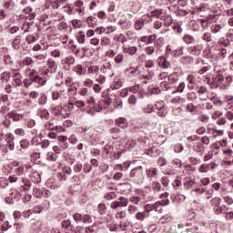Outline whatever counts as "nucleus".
I'll list each match as a JSON object with an SVG mask.
<instances>
[{"label":"nucleus","mask_w":233,"mask_h":233,"mask_svg":"<svg viewBox=\"0 0 233 233\" xmlns=\"http://www.w3.org/2000/svg\"><path fill=\"white\" fill-rule=\"evenodd\" d=\"M7 117L9 119H13L14 121L17 122V121H21V119H23V115L18 114L15 111H10L7 114Z\"/></svg>","instance_id":"14"},{"label":"nucleus","mask_w":233,"mask_h":233,"mask_svg":"<svg viewBox=\"0 0 233 233\" xmlns=\"http://www.w3.org/2000/svg\"><path fill=\"white\" fill-rule=\"evenodd\" d=\"M182 40L186 45H194L196 43V38L188 34L184 35Z\"/></svg>","instance_id":"18"},{"label":"nucleus","mask_w":233,"mask_h":233,"mask_svg":"<svg viewBox=\"0 0 233 233\" xmlns=\"http://www.w3.org/2000/svg\"><path fill=\"white\" fill-rule=\"evenodd\" d=\"M151 188L154 192H161V184L159 182H152Z\"/></svg>","instance_id":"45"},{"label":"nucleus","mask_w":233,"mask_h":233,"mask_svg":"<svg viewBox=\"0 0 233 233\" xmlns=\"http://www.w3.org/2000/svg\"><path fill=\"white\" fill-rule=\"evenodd\" d=\"M109 134H111L113 139H121L122 141H126L127 139V132L121 131V129L117 127L111 128Z\"/></svg>","instance_id":"1"},{"label":"nucleus","mask_w":233,"mask_h":233,"mask_svg":"<svg viewBox=\"0 0 233 233\" xmlns=\"http://www.w3.org/2000/svg\"><path fill=\"white\" fill-rule=\"evenodd\" d=\"M101 108L97 107H89V109L86 110V114L88 116H96V112H100Z\"/></svg>","instance_id":"51"},{"label":"nucleus","mask_w":233,"mask_h":233,"mask_svg":"<svg viewBox=\"0 0 233 233\" xmlns=\"http://www.w3.org/2000/svg\"><path fill=\"white\" fill-rule=\"evenodd\" d=\"M139 208H137V206L134 204H130L127 208V211L129 214H136V212H137Z\"/></svg>","instance_id":"50"},{"label":"nucleus","mask_w":233,"mask_h":233,"mask_svg":"<svg viewBox=\"0 0 233 233\" xmlns=\"http://www.w3.org/2000/svg\"><path fill=\"white\" fill-rule=\"evenodd\" d=\"M64 12H66L68 15H72L74 14V7L71 4L64 6Z\"/></svg>","instance_id":"55"},{"label":"nucleus","mask_w":233,"mask_h":233,"mask_svg":"<svg viewBox=\"0 0 233 233\" xmlns=\"http://www.w3.org/2000/svg\"><path fill=\"white\" fill-rule=\"evenodd\" d=\"M23 64L25 66H32V65H34V59L30 56H27L23 60Z\"/></svg>","instance_id":"54"},{"label":"nucleus","mask_w":233,"mask_h":233,"mask_svg":"<svg viewBox=\"0 0 233 233\" xmlns=\"http://www.w3.org/2000/svg\"><path fill=\"white\" fill-rule=\"evenodd\" d=\"M198 97L201 101H207L208 99V90L205 86L198 88Z\"/></svg>","instance_id":"9"},{"label":"nucleus","mask_w":233,"mask_h":233,"mask_svg":"<svg viewBox=\"0 0 233 233\" xmlns=\"http://www.w3.org/2000/svg\"><path fill=\"white\" fill-rule=\"evenodd\" d=\"M180 61L183 63V65H192V63H194V58L189 56H182Z\"/></svg>","instance_id":"33"},{"label":"nucleus","mask_w":233,"mask_h":233,"mask_svg":"<svg viewBox=\"0 0 233 233\" xmlns=\"http://www.w3.org/2000/svg\"><path fill=\"white\" fill-rule=\"evenodd\" d=\"M46 8L51 6V8H53L54 10H57V8H59V0H54V1L46 0Z\"/></svg>","instance_id":"23"},{"label":"nucleus","mask_w":233,"mask_h":233,"mask_svg":"<svg viewBox=\"0 0 233 233\" xmlns=\"http://www.w3.org/2000/svg\"><path fill=\"white\" fill-rule=\"evenodd\" d=\"M201 50H203V46L201 45L192 46L188 48V52L192 56H200Z\"/></svg>","instance_id":"10"},{"label":"nucleus","mask_w":233,"mask_h":233,"mask_svg":"<svg viewBox=\"0 0 233 233\" xmlns=\"http://www.w3.org/2000/svg\"><path fill=\"white\" fill-rule=\"evenodd\" d=\"M210 204L212 205V207H219L221 205V198L216 197L214 198L211 199Z\"/></svg>","instance_id":"52"},{"label":"nucleus","mask_w":233,"mask_h":233,"mask_svg":"<svg viewBox=\"0 0 233 233\" xmlns=\"http://www.w3.org/2000/svg\"><path fill=\"white\" fill-rule=\"evenodd\" d=\"M48 46H41V45L36 44L32 47L33 52H39V50H47Z\"/></svg>","instance_id":"47"},{"label":"nucleus","mask_w":233,"mask_h":233,"mask_svg":"<svg viewBox=\"0 0 233 233\" xmlns=\"http://www.w3.org/2000/svg\"><path fill=\"white\" fill-rule=\"evenodd\" d=\"M77 12L78 15H85V5H83V1L78 0L73 5V12Z\"/></svg>","instance_id":"6"},{"label":"nucleus","mask_w":233,"mask_h":233,"mask_svg":"<svg viewBox=\"0 0 233 233\" xmlns=\"http://www.w3.org/2000/svg\"><path fill=\"white\" fill-rule=\"evenodd\" d=\"M144 114H152L154 112V106L147 105L146 107L143 108Z\"/></svg>","instance_id":"60"},{"label":"nucleus","mask_w":233,"mask_h":233,"mask_svg":"<svg viewBox=\"0 0 233 233\" xmlns=\"http://www.w3.org/2000/svg\"><path fill=\"white\" fill-rule=\"evenodd\" d=\"M42 194H43V190L37 188V187H35L34 190H33V196L34 198H42Z\"/></svg>","instance_id":"57"},{"label":"nucleus","mask_w":233,"mask_h":233,"mask_svg":"<svg viewBox=\"0 0 233 233\" xmlns=\"http://www.w3.org/2000/svg\"><path fill=\"white\" fill-rule=\"evenodd\" d=\"M160 203L156 202L154 204H147L146 206V209L147 210V212H150V210H155V212H163V209H159V206Z\"/></svg>","instance_id":"15"},{"label":"nucleus","mask_w":233,"mask_h":233,"mask_svg":"<svg viewBox=\"0 0 233 233\" xmlns=\"http://www.w3.org/2000/svg\"><path fill=\"white\" fill-rule=\"evenodd\" d=\"M155 108L157 110H165V103L164 102H157L155 104Z\"/></svg>","instance_id":"63"},{"label":"nucleus","mask_w":233,"mask_h":233,"mask_svg":"<svg viewBox=\"0 0 233 233\" xmlns=\"http://www.w3.org/2000/svg\"><path fill=\"white\" fill-rule=\"evenodd\" d=\"M24 13L27 14L28 15L25 16L29 21H32V19H35V13H32V8L30 7H25L24 9Z\"/></svg>","instance_id":"32"},{"label":"nucleus","mask_w":233,"mask_h":233,"mask_svg":"<svg viewBox=\"0 0 233 233\" xmlns=\"http://www.w3.org/2000/svg\"><path fill=\"white\" fill-rule=\"evenodd\" d=\"M202 41H205L206 43H210L212 41V34L210 32H206L202 35Z\"/></svg>","instance_id":"44"},{"label":"nucleus","mask_w":233,"mask_h":233,"mask_svg":"<svg viewBox=\"0 0 233 233\" xmlns=\"http://www.w3.org/2000/svg\"><path fill=\"white\" fill-rule=\"evenodd\" d=\"M143 26H145V22L143 20H137L135 23L136 30H143Z\"/></svg>","instance_id":"56"},{"label":"nucleus","mask_w":233,"mask_h":233,"mask_svg":"<svg viewBox=\"0 0 233 233\" xmlns=\"http://www.w3.org/2000/svg\"><path fill=\"white\" fill-rule=\"evenodd\" d=\"M85 37H86V35L83 31L78 32L76 35L77 42L80 43V45H83V43H85Z\"/></svg>","instance_id":"40"},{"label":"nucleus","mask_w":233,"mask_h":233,"mask_svg":"<svg viewBox=\"0 0 233 233\" xmlns=\"http://www.w3.org/2000/svg\"><path fill=\"white\" fill-rule=\"evenodd\" d=\"M63 63H65V65H74V63H76V58L72 56H66L63 59Z\"/></svg>","instance_id":"41"},{"label":"nucleus","mask_w":233,"mask_h":233,"mask_svg":"<svg viewBox=\"0 0 233 233\" xmlns=\"http://www.w3.org/2000/svg\"><path fill=\"white\" fill-rule=\"evenodd\" d=\"M226 26L227 25L225 24H216L212 28V32L213 34H218V32H221V30H223Z\"/></svg>","instance_id":"34"},{"label":"nucleus","mask_w":233,"mask_h":233,"mask_svg":"<svg viewBox=\"0 0 233 233\" xmlns=\"http://www.w3.org/2000/svg\"><path fill=\"white\" fill-rule=\"evenodd\" d=\"M198 172L200 174H208L210 172V167H208V163H203L198 167Z\"/></svg>","instance_id":"29"},{"label":"nucleus","mask_w":233,"mask_h":233,"mask_svg":"<svg viewBox=\"0 0 233 233\" xmlns=\"http://www.w3.org/2000/svg\"><path fill=\"white\" fill-rule=\"evenodd\" d=\"M146 176L149 179H154V177H157V168L156 167H149L146 170Z\"/></svg>","instance_id":"16"},{"label":"nucleus","mask_w":233,"mask_h":233,"mask_svg":"<svg viewBox=\"0 0 233 233\" xmlns=\"http://www.w3.org/2000/svg\"><path fill=\"white\" fill-rule=\"evenodd\" d=\"M100 45H101V46H110V38H108L106 36H103L100 39Z\"/></svg>","instance_id":"48"},{"label":"nucleus","mask_w":233,"mask_h":233,"mask_svg":"<svg viewBox=\"0 0 233 233\" xmlns=\"http://www.w3.org/2000/svg\"><path fill=\"white\" fill-rule=\"evenodd\" d=\"M125 54H128L129 56H136V54L137 53V46H123L122 47Z\"/></svg>","instance_id":"24"},{"label":"nucleus","mask_w":233,"mask_h":233,"mask_svg":"<svg viewBox=\"0 0 233 233\" xmlns=\"http://www.w3.org/2000/svg\"><path fill=\"white\" fill-rule=\"evenodd\" d=\"M116 125L120 127V128H127L128 127V123H127V118L125 117L116 118Z\"/></svg>","instance_id":"26"},{"label":"nucleus","mask_w":233,"mask_h":233,"mask_svg":"<svg viewBox=\"0 0 233 233\" xmlns=\"http://www.w3.org/2000/svg\"><path fill=\"white\" fill-rule=\"evenodd\" d=\"M116 198H117V193L116 191H109L105 193L104 195V199H106V201H112Z\"/></svg>","instance_id":"19"},{"label":"nucleus","mask_w":233,"mask_h":233,"mask_svg":"<svg viewBox=\"0 0 233 233\" xmlns=\"http://www.w3.org/2000/svg\"><path fill=\"white\" fill-rule=\"evenodd\" d=\"M97 212L100 216H105V214H106V205H105V203L98 204Z\"/></svg>","instance_id":"35"},{"label":"nucleus","mask_w":233,"mask_h":233,"mask_svg":"<svg viewBox=\"0 0 233 233\" xmlns=\"http://www.w3.org/2000/svg\"><path fill=\"white\" fill-rule=\"evenodd\" d=\"M8 79H10V73L8 72H4L1 76H0V81L2 83H8Z\"/></svg>","instance_id":"43"},{"label":"nucleus","mask_w":233,"mask_h":233,"mask_svg":"<svg viewBox=\"0 0 233 233\" xmlns=\"http://www.w3.org/2000/svg\"><path fill=\"white\" fill-rule=\"evenodd\" d=\"M161 14H163V10L162 9H156L154 11H152L151 13L147 14V17H159V15H161Z\"/></svg>","instance_id":"39"},{"label":"nucleus","mask_w":233,"mask_h":233,"mask_svg":"<svg viewBox=\"0 0 233 233\" xmlns=\"http://www.w3.org/2000/svg\"><path fill=\"white\" fill-rule=\"evenodd\" d=\"M92 217L88 214L82 216V223H92Z\"/></svg>","instance_id":"58"},{"label":"nucleus","mask_w":233,"mask_h":233,"mask_svg":"<svg viewBox=\"0 0 233 233\" xmlns=\"http://www.w3.org/2000/svg\"><path fill=\"white\" fill-rule=\"evenodd\" d=\"M177 73H173L167 76V82L169 83V85H174V83L177 81Z\"/></svg>","instance_id":"37"},{"label":"nucleus","mask_w":233,"mask_h":233,"mask_svg":"<svg viewBox=\"0 0 233 233\" xmlns=\"http://www.w3.org/2000/svg\"><path fill=\"white\" fill-rule=\"evenodd\" d=\"M224 117L228 119V121H233V112L232 111H227L224 115Z\"/></svg>","instance_id":"64"},{"label":"nucleus","mask_w":233,"mask_h":233,"mask_svg":"<svg viewBox=\"0 0 233 233\" xmlns=\"http://www.w3.org/2000/svg\"><path fill=\"white\" fill-rule=\"evenodd\" d=\"M156 39H157V35L140 37L141 43H145L146 45H152L153 43H156Z\"/></svg>","instance_id":"8"},{"label":"nucleus","mask_w":233,"mask_h":233,"mask_svg":"<svg viewBox=\"0 0 233 233\" xmlns=\"http://www.w3.org/2000/svg\"><path fill=\"white\" fill-rule=\"evenodd\" d=\"M130 177H134L137 183H141L143 181V167H134L130 173Z\"/></svg>","instance_id":"3"},{"label":"nucleus","mask_w":233,"mask_h":233,"mask_svg":"<svg viewBox=\"0 0 233 233\" xmlns=\"http://www.w3.org/2000/svg\"><path fill=\"white\" fill-rule=\"evenodd\" d=\"M124 60H125V55H123L122 53H119L114 58V61L115 63H116V65L123 63Z\"/></svg>","instance_id":"42"},{"label":"nucleus","mask_w":233,"mask_h":233,"mask_svg":"<svg viewBox=\"0 0 233 233\" xmlns=\"http://www.w3.org/2000/svg\"><path fill=\"white\" fill-rule=\"evenodd\" d=\"M21 74L17 73V72H14L12 74V85L13 86H21L23 85V81H21Z\"/></svg>","instance_id":"7"},{"label":"nucleus","mask_w":233,"mask_h":233,"mask_svg":"<svg viewBox=\"0 0 233 233\" xmlns=\"http://www.w3.org/2000/svg\"><path fill=\"white\" fill-rule=\"evenodd\" d=\"M38 116H40L42 119H46V121L50 119V113L46 109H40L38 111Z\"/></svg>","instance_id":"31"},{"label":"nucleus","mask_w":233,"mask_h":233,"mask_svg":"<svg viewBox=\"0 0 233 233\" xmlns=\"http://www.w3.org/2000/svg\"><path fill=\"white\" fill-rule=\"evenodd\" d=\"M135 218L137 221H145V218H147V211L137 212Z\"/></svg>","instance_id":"36"},{"label":"nucleus","mask_w":233,"mask_h":233,"mask_svg":"<svg viewBox=\"0 0 233 233\" xmlns=\"http://www.w3.org/2000/svg\"><path fill=\"white\" fill-rule=\"evenodd\" d=\"M160 86L162 88V90H168L170 88V84L168 82V80H164L163 82L160 83Z\"/></svg>","instance_id":"59"},{"label":"nucleus","mask_w":233,"mask_h":233,"mask_svg":"<svg viewBox=\"0 0 233 233\" xmlns=\"http://www.w3.org/2000/svg\"><path fill=\"white\" fill-rule=\"evenodd\" d=\"M72 25L75 28H81V26H83V23L81 22V20L78 19L73 20Z\"/></svg>","instance_id":"62"},{"label":"nucleus","mask_w":233,"mask_h":233,"mask_svg":"<svg viewBox=\"0 0 233 233\" xmlns=\"http://www.w3.org/2000/svg\"><path fill=\"white\" fill-rule=\"evenodd\" d=\"M87 74L89 76H97L99 74V66H91L87 68Z\"/></svg>","instance_id":"27"},{"label":"nucleus","mask_w":233,"mask_h":233,"mask_svg":"<svg viewBox=\"0 0 233 233\" xmlns=\"http://www.w3.org/2000/svg\"><path fill=\"white\" fill-rule=\"evenodd\" d=\"M212 79H214V81H215V83H217V85H221V83H223L225 77H223V75H217V76H213Z\"/></svg>","instance_id":"53"},{"label":"nucleus","mask_w":233,"mask_h":233,"mask_svg":"<svg viewBox=\"0 0 233 233\" xmlns=\"http://www.w3.org/2000/svg\"><path fill=\"white\" fill-rule=\"evenodd\" d=\"M73 70L77 74V76H83V74H85V69H83V66L81 65L75 66Z\"/></svg>","instance_id":"38"},{"label":"nucleus","mask_w":233,"mask_h":233,"mask_svg":"<svg viewBox=\"0 0 233 233\" xmlns=\"http://www.w3.org/2000/svg\"><path fill=\"white\" fill-rule=\"evenodd\" d=\"M157 61H158L159 66H162V68L167 69L172 66V64L170 63V61H168V59H167V57L165 56H160Z\"/></svg>","instance_id":"12"},{"label":"nucleus","mask_w":233,"mask_h":233,"mask_svg":"<svg viewBox=\"0 0 233 233\" xmlns=\"http://www.w3.org/2000/svg\"><path fill=\"white\" fill-rule=\"evenodd\" d=\"M72 174V168L68 166L62 167V172L58 173V178L60 181H66L68 176Z\"/></svg>","instance_id":"5"},{"label":"nucleus","mask_w":233,"mask_h":233,"mask_svg":"<svg viewBox=\"0 0 233 233\" xmlns=\"http://www.w3.org/2000/svg\"><path fill=\"white\" fill-rule=\"evenodd\" d=\"M20 46H21V35H16L12 42V47L15 50H19Z\"/></svg>","instance_id":"30"},{"label":"nucleus","mask_w":233,"mask_h":233,"mask_svg":"<svg viewBox=\"0 0 233 233\" xmlns=\"http://www.w3.org/2000/svg\"><path fill=\"white\" fill-rule=\"evenodd\" d=\"M174 57H181L183 56V46L178 47L177 49L172 52Z\"/></svg>","instance_id":"49"},{"label":"nucleus","mask_w":233,"mask_h":233,"mask_svg":"<svg viewBox=\"0 0 233 233\" xmlns=\"http://www.w3.org/2000/svg\"><path fill=\"white\" fill-rule=\"evenodd\" d=\"M28 77L30 81H33L34 83H36V85H40L41 86H43L46 83V78L40 77L35 74V70H32Z\"/></svg>","instance_id":"4"},{"label":"nucleus","mask_w":233,"mask_h":233,"mask_svg":"<svg viewBox=\"0 0 233 233\" xmlns=\"http://www.w3.org/2000/svg\"><path fill=\"white\" fill-rule=\"evenodd\" d=\"M47 66L50 74H54L57 70V64L53 59L48 60Z\"/></svg>","instance_id":"20"},{"label":"nucleus","mask_w":233,"mask_h":233,"mask_svg":"<svg viewBox=\"0 0 233 233\" xmlns=\"http://www.w3.org/2000/svg\"><path fill=\"white\" fill-rule=\"evenodd\" d=\"M87 25L91 28H96L97 26V19L94 16H88L86 19Z\"/></svg>","instance_id":"28"},{"label":"nucleus","mask_w":233,"mask_h":233,"mask_svg":"<svg viewBox=\"0 0 233 233\" xmlns=\"http://www.w3.org/2000/svg\"><path fill=\"white\" fill-rule=\"evenodd\" d=\"M141 201H143V198L139 196H132L128 198V203H131V205H135L136 207L140 205Z\"/></svg>","instance_id":"17"},{"label":"nucleus","mask_w":233,"mask_h":233,"mask_svg":"<svg viewBox=\"0 0 233 233\" xmlns=\"http://www.w3.org/2000/svg\"><path fill=\"white\" fill-rule=\"evenodd\" d=\"M8 187V179L0 177V188H6Z\"/></svg>","instance_id":"61"},{"label":"nucleus","mask_w":233,"mask_h":233,"mask_svg":"<svg viewBox=\"0 0 233 233\" xmlns=\"http://www.w3.org/2000/svg\"><path fill=\"white\" fill-rule=\"evenodd\" d=\"M34 57L36 59V61H38V63H45V61H46L48 55L46 53H35L34 55Z\"/></svg>","instance_id":"21"},{"label":"nucleus","mask_w":233,"mask_h":233,"mask_svg":"<svg viewBox=\"0 0 233 233\" xmlns=\"http://www.w3.org/2000/svg\"><path fill=\"white\" fill-rule=\"evenodd\" d=\"M125 207H128V198L125 197H120L118 200H115L110 204V208H112V210H116V208Z\"/></svg>","instance_id":"2"},{"label":"nucleus","mask_w":233,"mask_h":233,"mask_svg":"<svg viewBox=\"0 0 233 233\" xmlns=\"http://www.w3.org/2000/svg\"><path fill=\"white\" fill-rule=\"evenodd\" d=\"M30 179L33 183H41V175L37 171H33L30 175Z\"/></svg>","instance_id":"25"},{"label":"nucleus","mask_w":233,"mask_h":233,"mask_svg":"<svg viewBox=\"0 0 233 233\" xmlns=\"http://www.w3.org/2000/svg\"><path fill=\"white\" fill-rule=\"evenodd\" d=\"M160 223L165 224V223H170L172 221V216L170 215H165L160 218L159 219Z\"/></svg>","instance_id":"46"},{"label":"nucleus","mask_w":233,"mask_h":233,"mask_svg":"<svg viewBox=\"0 0 233 233\" xmlns=\"http://www.w3.org/2000/svg\"><path fill=\"white\" fill-rule=\"evenodd\" d=\"M39 40V35L37 34H33V35H29L25 37V43H27V45H32V43H35V41Z\"/></svg>","instance_id":"22"},{"label":"nucleus","mask_w":233,"mask_h":233,"mask_svg":"<svg viewBox=\"0 0 233 233\" xmlns=\"http://www.w3.org/2000/svg\"><path fill=\"white\" fill-rule=\"evenodd\" d=\"M5 147H7L9 150L14 148V135H12V133L5 135Z\"/></svg>","instance_id":"11"},{"label":"nucleus","mask_w":233,"mask_h":233,"mask_svg":"<svg viewBox=\"0 0 233 233\" xmlns=\"http://www.w3.org/2000/svg\"><path fill=\"white\" fill-rule=\"evenodd\" d=\"M30 187H32V183L26 178H21L20 180V188L26 192V190H30Z\"/></svg>","instance_id":"13"}]
</instances>
